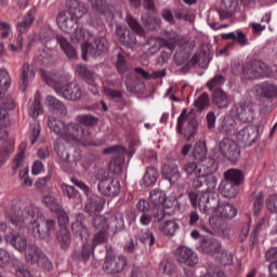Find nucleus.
I'll return each instance as SVG.
<instances>
[{"mask_svg": "<svg viewBox=\"0 0 277 277\" xmlns=\"http://www.w3.org/2000/svg\"><path fill=\"white\" fill-rule=\"evenodd\" d=\"M61 192L69 200H75V198H77V196H79V192L76 190L74 186L68 185L66 183L61 184Z\"/></svg>", "mask_w": 277, "mask_h": 277, "instance_id": "obj_57", "label": "nucleus"}, {"mask_svg": "<svg viewBox=\"0 0 277 277\" xmlns=\"http://www.w3.org/2000/svg\"><path fill=\"white\" fill-rule=\"evenodd\" d=\"M176 133L183 135L186 142H193L198 133V119L187 116V108H184L177 118Z\"/></svg>", "mask_w": 277, "mask_h": 277, "instance_id": "obj_8", "label": "nucleus"}, {"mask_svg": "<svg viewBox=\"0 0 277 277\" xmlns=\"http://www.w3.org/2000/svg\"><path fill=\"white\" fill-rule=\"evenodd\" d=\"M48 127L56 133L60 137H63L66 142L83 141L90 137V130L83 129L77 123H64V121L55 118H49Z\"/></svg>", "mask_w": 277, "mask_h": 277, "instance_id": "obj_4", "label": "nucleus"}, {"mask_svg": "<svg viewBox=\"0 0 277 277\" xmlns=\"http://www.w3.org/2000/svg\"><path fill=\"white\" fill-rule=\"evenodd\" d=\"M117 70L120 75H124V72L129 70V62H127V58L122 53L117 55Z\"/></svg>", "mask_w": 277, "mask_h": 277, "instance_id": "obj_62", "label": "nucleus"}, {"mask_svg": "<svg viewBox=\"0 0 277 277\" xmlns=\"http://www.w3.org/2000/svg\"><path fill=\"white\" fill-rule=\"evenodd\" d=\"M47 102L50 111H53L58 116H66L68 114V108L66 107L64 102L60 101L57 97L53 95H48Z\"/></svg>", "mask_w": 277, "mask_h": 277, "instance_id": "obj_30", "label": "nucleus"}, {"mask_svg": "<svg viewBox=\"0 0 277 277\" xmlns=\"http://www.w3.org/2000/svg\"><path fill=\"white\" fill-rule=\"evenodd\" d=\"M202 164H199V168L202 172L201 176H209V174H215L217 172L220 164L215 158L208 157L201 160Z\"/></svg>", "mask_w": 277, "mask_h": 277, "instance_id": "obj_35", "label": "nucleus"}, {"mask_svg": "<svg viewBox=\"0 0 277 277\" xmlns=\"http://www.w3.org/2000/svg\"><path fill=\"white\" fill-rule=\"evenodd\" d=\"M24 252H25L26 261L31 264L38 263V261H40V259L44 256V253L42 252V250H40L38 246L31 242L28 243Z\"/></svg>", "mask_w": 277, "mask_h": 277, "instance_id": "obj_34", "label": "nucleus"}, {"mask_svg": "<svg viewBox=\"0 0 277 277\" xmlns=\"http://www.w3.org/2000/svg\"><path fill=\"white\" fill-rule=\"evenodd\" d=\"M211 98L212 104L217 109H228V107H230V103H233L230 95L220 88L212 92Z\"/></svg>", "mask_w": 277, "mask_h": 277, "instance_id": "obj_23", "label": "nucleus"}, {"mask_svg": "<svg viewBox=\"0 0 277 277\" xmlns=\"http://www.w3.org/2000/svg\"><path fill=\"white\" fill-rule=\"evenodd\" d=\"M219 146L220 151L223 157H225V159L233 161V163L239 161L241 151L239 150V147L237 146V143H235V141L230 140L229 137H224L220 142Z\"/></svg>", "mask_w": 277, "mask_h": 277, "instance_id": "obj_16", "label": "nucleus"}, {"mask_svg": "<svg viewBox=\"0 0 277 277\" xmlns=\"http://www.w3.org/2000/svg\"><path fill=\"white\" fill-rule=\"evenodd\" d=\"M76 72L83 79V81H87L89 85H96L95 79L96 74H94V69L88 65H76Z\"/></svg>", "mask_w": 277, "mask_h": 277, "instance_id": "obj_32", "label": "nucleus"}, {"mask_svg": "<svg viewBox=\"0 0 277 277\" xmlns=\"http://www.w3.org/2000/svg\"><path fill=\"white\" fill-rule=\"evenodd\" d=\"M68 8V14L70 16H74V18H81L85 12H88V9L85 8V3L79 1V0H69L67 2Z\"/></svg>", "mask_w": 277, "mask_h": 277, "instance_id": "obj_33", "label": "nucleus"}, {"mask_svg": "<svg viewBox=\"0 0 277 277\" xmlns=\"http://www.w3.org/2000/svg\"><path fill=\"white\" fill-rule=\"evenodd\" d=\"M215 211H217L224 220H233V217L237 215V209L235 206L226 202L220 203V199L217 207L210 212V215L211 213H215Z\"/></svg>", "mask_w": 277, "mask_h": 277, "instance_id": "obj_31", "label": "nucleus"}, {"mask_svg": "<svg viewBox=\"0 0 277 277\" xmlns=\"http://www.w3.org/2000/svg\"><path fill=\"white\" fill-rule=\"evenodd\" d=\"M39 40L42 42L48 50H43L40 53L39 62L42 66H51L53 62V56L51 55V51L57 47V37L53 38V29L49 27L41 28L39 31Z\"/></svg>", "mask_w": 277, "mask_h": 277, "instance_id": "obj_9", "label": "nucleus"}, {"mask_svg": "<svg viewBox=\"0 0 277 277\" xmlns=\"http://www.w3.org/2000/svg\"><path fill=\"white\" fill-rule=\"evenodd\" d=\"M103 155H113V159L109 162V170L114 172V174H122L127 159V149L119 145H113L104 148Z\"/></svg>", "mask_w": 277, "mask_h": 277, "instance_id": "obj_12", "label": "nucleus"}, {"mask_svg": "<svg viewBox=\"0 0 277 277\" xmlns=\"http://www.w3.org/2000/svg\"><path fill=\"white\" fill-rule=\"evenodd\" d=\"M61 168L64 170V172H67V174H72L77 168V160H71L70 154H66V158L61 162Z\"/></svg>", "mask_w": 277, "mask_h": 277, "instance_id": "obj_55", "label": "nucleus"}, {"mask_svg": "<svg viewBox=\"0 0 277 277\" xmlns=\"http://www.w3.org/2000/svg\"><path fill=\"white\" fill-rule=\"evenodd\" d=\"M95 179L98 181L97 192L102 196H118L120 194V181L109 175L107 169L97 170Z\"/></svg>", "mask_w": 277, "mask_h": 277, "instance_id": "obj_6", "label": "nucleus"}, {"mask_svg": "<svg viewBox=\"0 0 277 277\" xmlns=\"http://www.w3.org/2000/svg\"><path fill=\"white\" fill-rule=\"evenodd\" d=\"M149 202L150 205H154V222H163V220H166V210H163V207H168L166 206V193L157 188L153 189L149 193Z\"/></svg>", "mask_w": 277, "mask_h": 277, "instance_id": "obj_14", "label": "nucleus"}, {"mask_svg": "<svg viewBox=\"0 0 277 277\" xmlns=\"http://www.w3.org/2000/svg\"><path fill=\"white\" fill-rule=\"evenodd\" d=\"M91 226H93L95 230H109V217L95 215L91 221Z\"/></svg>", "mask_w": 277, "mask_h": 277, "instance_id": "obj_48", "label": "nucleus"}, {"mask_svg": "<svg viewBox=\"0 0 277 277\" xmlns=\"http://www.w3.org/2000/svg\"><path fill=\"white\" fill-rule=\"evenodd\" d=\"M56 23L62 31L65 34H70L72 40L76 42H81V40H92L96 34H101L105 26L101 21H91L89 22V27L94 30L85 29L84 27L79 28V24H77V18L68 11H61L56 16Z\"/></svg>", "mask_w": 277, "mask_h": 277, "instance_id": "obj_2", "label": "nucleus"}, {"mask_svg": "<svg viewBox=\"0 0 277 277\" xmlns=\"http://www.w3.org/2000/svg\"><path fill=\"white\" fill-rule=\"evenodd\" d=\"M256 95L267 101H276L277 84L272 81H263L255 87Z\"/></svg>", "mask_w": 277, "mask_h": 277, "instance_id": "obj_22", "label": "nucleus"}, {"mask_svg": "<svg viewBox=\"0 0 277 277\" xmlns=\"http://www.w3.org/2000/svg\"><path fill=\"white\" fill-rule=\"evenodd\" d=\"M246 176L239 169L230 168L224 172L222 195L224 198H236Z\"/></svg>", "mask_w": 277, "mask_h": 277, "instance_id": "obj_5", "label": "nucleus"}, {"mask_svg": "<svg viewBox=\"0 0 277 277\" xmlns=\"http://www.w3.org/2000/svg\"><path fill=\"white\" fill-rule=\"evenodd\" d=\"M234 109L240 122H254L256 120V106L252 104H235Z\"/></svg>", "mask_w": 277, "mask_h": 277, "instance_id": "obj_19", "label": "nucleus"}, {"mask_svg": "<svg viewBox=\"0 0 277 277\" xmlns=\"http://www.w3.org/2000/svg\"><path fill=\"white\" fill-rule=\"evenodd\" d=\"M42 202L48 207V209H51V211H56L62 207L60 206V202L57 201L56 197L53 196L52 194L43 196Z\"/></svg>", "mask_w": 277, "mask_h": 277, "instance_id": "obj_56", "label": "nucleus"}, {"mask_svg": "<svg viewBox=\"0 0 277 277\" xmlns=\"http://www.w3.org/2000/svg\"><path fill=\"white\" fill-rule=\"evenodd\" d=\"M57 241L61 243L62 250H66L70 246V232H68L67 227H61L57 235Z\"/></svg>", "mask_w": 277, "mask_h": 277, "instance_id": "obj_51", "label": "nucleus"}, {"mask_svg": "<svg viewBox=\"0 0 277 277\" xmlns=\"http://www.w3.org/2000/svg\"><path fill=\"white\" fill-rule=\"evenodd\" d=\"M57 42L68 60H77V50L70 44V42H68L66 38L63 36H57Z\"/></svg>", "mask_w": 277, "mask_h": 277, "instance_id": "obj_38", "label": "nucleus"}, {"mask_svg": "<svg viewBox=\"0 0 277 277\" xmlns=\"http://www.w3.org/2000/svg\"><path fill=\"white\" fill-rule=\"evenodd\" d=\"M88 197L89 198L84 207L87 213H101V211H103V207H105V199L92 193L88 195Z\"/></svg>", "mask_w": 277, "mask_h": 277, "instance_id": "obj_27", "label": "nucleus"}, {"mask_svg": "<svg viewBox=\"0 0 277 277\" xmlns=\"http://www.w3.org/2000/svg\"><path fill=\"white\" fill-rule=\"evenodd\" d=\"M71 230L75 234L76 237H80L82 241H88L90 237V232L88 230V227L83 222L80 220H76L75 222L71 223Z\"/></svg>", "mask_w": 277, "mask_h": 277, "instance_id": "obj_40", "label": "nucleus"}, {"mask_svg": "<svg viewBox=\"0 0 277 277\" xmlns=\"http://www.w3.org/2000/svg\"><path fill=\"white\" fill-rule=\"evenodd\" d=\"M182 172H184L186 176H202V169H200V164L194 160L184 162L182 166Z\"/></svg>", "mask_w": 277, "mask_h": 277, "instance_id": "obj_39", "label": "nucleus"}, {"mask_svg": "<svg viewBox=\"0 0 277 277\" xmlns=\"http://www.w3.org/2000/svg\"><path fill=\"white\" fill-rule=\"evenodd\" d=\"M124 267H127V256L106 255L103 264V271L106 274H120L121 272H124Z\"/></svg>", "mask_w": 277, "mask_h": 277, "instance_id": "obj_17", "label": "nucleus"}, {"mask_svg": "<svg viewBox=\"0 0 277 277\" xmlns=\"http://www.w3.org/2000/svg\"><path fill=\"white\" fill-rule=\"evenodd\" d=\"M263 223L259 222L252 229L249 241H250V250H254L256 248V243H259V233Z\"/></svg>", "mask_w": 277, "mask_h": 277, "instance_id": "obj_58", "label": "nucleus"}, {"mask_svg": "<svg viewBox=\"0 0 277 277\" xmlns=\"http://www.w3.org/2000/svg\"><path fill=\"white\" fill-rule=\"evenodd\" d=\"M14 107H16V104L12 100L9 103L5 100L0 101V124L2 127L8 124V109H14Z\"/></svg>", "mask_w": 277, "mask_h": 277, "instance_id": "obj_47", "label": "nucleus"}, {"mask_svg": "<svg viewBox=\"0 0 277 277\" xmlns=\"http://www.w3.org/2000/svg\"><path fill=\"white\" fill-rule=\"evenodd\" d=\"M188 217H189V221H188L189 226H197L203 233L211 234V229H209L207 225L201 224L200 215L198 214V212L190 211L188 214Z\"/></svg>", "mask_w": 277, "mask_h": 277, "instance_id": "obj_52", "label": "nucleus"}, {"mask_svg": "<svg viewBox=\"0 0 277 277\" xmlns=\"http://www.w3.org/2000/svg\"><path fill=\"white\" fill-rule=\"evenodd\" d=\"M203 185L207 187L203 193L198 195L196 190H190L188 198L194 209L198 207L201 213L210 215L220 205V195L213 190L217 186V177L213 173L206 175Z\"/></svg>", "mask_w": 277, "mask_h": 277, "instance_id": "obj_3", "label": "nucleus"}, {"mask_svg": "<svg viewBox=\"0 0 277 277\" xmlns=\"http://www.w3.org/2000/svg\"><path fill=\"white\" fill-rule=\"evenodd\" d=\"M35 75L34 71L30 69L29 63H24L22 67V74H21V91L25 92L27 90V85L29 83V79H34Z\"/></svg>", "mask_w": 277, "mask_h": 277, "instance_id": "obj_44", "label": "nucleus"}, {"mask_svg": "<svg viewBox=\"0 0 277 277\" xmlns=\"http://www.w3.org/2000/svg\"><path fill=\"white\" fill-rule=\"evenodd\" d=\"M207 153H208L207 143L202 141H198L194 145V148L192 150V155L194 159H196L197 161H205V159L207 158Z\"/></svg>", "mask_w": 277, "mask_h": 277, "instance_id": "obj_46", "label": "nucleus"}, {"mask_svg": "<svg viewBox=\"0 0 277 277\" xmlns=\"http://www.w3.org/2000/svg\"><path fill=\"white\" fill-rule=\"evenodd\" d=\"M109 241V230L100 229L97 230L92 239V249L95 250L97 246H103Z\"/></svg>", "mask_w": 277, "mask_h": 277, "instance_id": "obj_49", "label": "nucleus"}, {"mask_svg": "<svg viewBox=\"0 0 277 277\" xmlns=\"http://www.w3.org/2000/svg\"><path fill=\"white\" fill-rule=\"evenodd\" d=\"M261 116H269L276 109L275 100H262L259 104Z\"/></svg>", "mask_w": 277, "mask_h": 277, "instance_id": "obj_54", "label": "nucleus"}, {"mask_svg": "<svg viewBox=\"0 0 277 277\" xmlns=\"http://www.w3.org/2000/svg\"><path fill=\"white\" fill-rule=\"evenodd\" d=\"M122 230H124V215L121 212H116L108 217V232L118 235Z\"/></svg>", "mask_w": 277, "mask_h": 277, "instance_id": "obj_28", "label": "nucleus"}, {"mask_svg": "<svg viewBox=\"0 0 277 277\" xmlns=\"http://www.w3.org/2000/svg\"><path fill=\"white\" fill-rule=\"evenodd\" d=\"M195 107L199 109V111H202V109H207L209 106V94L202 93L197 97V100L194 103Z\"/></svg>", "mask_w": 277, "mask_h": 277, "instance_id": "obj_63", "label": "nucleus"}, {"mask_svg": "<svg viewBox=\"0 0 277 277\" xmlns=\"http://www.w3.org/2000/svg\"><path fill=\"white\" fill-rule=\"evenodd\" d=\"M126 22L129 25L130 29L134 31V34H137L138 36H144V34H146V31L144 30V27H142V24H140V22L135 19L133 15L128 14L126 16Z\"/></svg>", "mask_w": 277, "mask_h": 277, "instance_id": "obj_53", "label": "nucleus"}, {"mask_svg": "<svg viewBox=\"0 0 277 277\" xmlns=\"http://www.w3.org/2000/svg\"><path fill=\"white\" fill-rule=\"evenodd\" d=\"M179 228V223H176L174 220H168L159 226L160 233L166 237H174Z\"/></svg>", "mask_w": 277, "mask_h": 277, "instance_id": "obj_41", "label": "nucleus"}, {"mask_svg": "<svg viewBox=\"0 0 277 277\" xmlns=\"http://www.w3.org/2000/svg\"><path fill=\"white\" fill-rule=\"evenodd\" d=\"M161 47L170 51H161L160 53V60L162 61L163 64H166V62H168L169 58L171 57L173 50L176 49V36L173 35L169 38L153 39L150 41L149 51L150 53H157V51H159Z\"/></svg>", "mask_w": 277, "mask_h": 277, "instance_id": "obj_13", "label": "nucleus"}, {"mask_svg": "<svg viewBox=\"0 0 277 277\" xmlns=\"http://www.w3.org/2000/svg\"><path fill=\"white\" fill-rule=\"evenodd\" d=\"M12 79L5 69H0V101H5V92L10 88Z\"/></svg>", "mask_w": 277, "mask_h": 277, "instance_id": "obj_43", "label": "nucleus"}, {"mask_svg": "<svg viewBox=\"0 0 277 277\" xmlns=\"http://www.w3.org/2000/svg\"><path fill=\"white\" fill-rule=\"evenodd\" d=\"M224 83H226V78L222 74H219L209 80L207 87L211 92H213L214 88L224 85Z\"/></svg>", "mask_w": 277, "mask_h": 277, "instance_id": "obj_60", "label": "nucleus"}, {"mask_svg": "<svg viewBox=\"0 0 277 277\" xmlns=\"http://www.w3.org/2000/svg\"><path fill=\"white\" fill-rule=\"evenodd\" d=\"M77 122L76 124H79L81 129H88L90 132V135L82 141L78 142H88L90 137H92V127H96L98 124V119L96 116L91 115V114H83L80 116H77Z\"/></svg>", "mask_w": 277, "mask_h": 277, "instance_id": "obj_25", "label": "nucleus"}, {"mask_svg": "<svg viewBox=\"0 0 277 277\" xmlns=\"http://www.w3.org/2000/svg\"><path fill=\"white\" fill-rule=\"evenodd\" d=\"M47 83L48 85H54V91L56 92L57 96L65 98V101H79L83 94L81 84L76 81L62 85L57 82L53 83L51 80L47 79Z\"/></svg>", "mask_w": 277, "mask_h": 277, "instance_id": "obj_11", "label": "nucleus"}, {"mask_svg": "<svg viewBox=\"0 0 277 277\" xmlns=\"http://www.w3.org/2000/svg\"><path fill=\"white\" fill-rule=\"evenodd\" d=\"M36 8H32L25 15L23 22L17 24V30L19 34H26V31L31 27V24L36 21Z\"/></svg>", "mask_w": 277, "mask_h": 277, "instance_id": "obj_42", "label": "nucleus"}, {"mask_svg": "<svg viewBox=\"0 0 277 277\" xmlns=\"http://www.w3.org/2000/svg\"><path fill=\"white\" fill-rule=\"evenodd\" d=\"M142 25L149 31H159L161 28V19L155 15H150L149 12H145L141 15Z\"/></svg>", "mask_w": 277, "mask_h": 277, "instance_id": "obj_29", "label": "nucleus"}, {"mask_svg": "<svg viewBox=\"0 0 277 277\" xmlns=\"http://www.w3.org/2000/svg\"><path fill=\"white\" fill-rule=\"evenodd\" d=\"M54 213H56L57 215L58 225L61 226V228H66V226H68V223L70 222L66 210H64V208H62L61 206L56 211H54Z\"/></svg>", "mask_w": 277, "mask_h": 277, "instance_id": "obj_59", "label": "nucleus"}, {"mask_svg": "<svg viewBox=\"0 0 277 277\" xmlns=\"http://www.w3.org/2000/svg\"><path fill=\"white\" fill-rule=\"evenodd\" d=\"M219 254H221L220 262L222 265H233V253L222 248Z\"/></svg>", "mask_w": 277, "mask_h": 277, "instance_id": "obj_64", "label": "nucleus"}, {"mask_svg": "<svg viewBox=\"0 0 277 277\" xmlns=\"http://www.w3.org/2000/svg\"><path fill=\"white\" fill-rule=\"evenodd\" d=\"M220 133H226V135H230L233 131H235V119L230 117V115H225L221 118V122L219 124Z\"/></svg>", "mask_w": 277, "mask_h": 277, "instance_id": "obj_45", "label": "nucleus"}, {"mask_svg": "<svg viewBox=\"0 0 277 277\" xmlns=\"http://www.w3.org/2000/svg\"><path fill=\"white\" fill-rule=\"evenodd\" d=\"M41 114H43V110L42 103H40V91H37L34 101L29 102L28 116H30V118H38Z\"/></svg>", "mask_w": 277, "mask_h": 277, "instance_id": "obj_37", "label": "nucleus"}, {"mask_svg": "<svg viewBox=\"0 0 277 277\" xmlns=\"http://www.w3.org/2000/svg\"><path fill=\"white\" fill-rule=\"evenodd\" d=\"M175 259L177 263H181V265H186V267H196V265L200 263L198 253L186 246H182L176 249Z\"/></svg>", "mask_w": 277, "mask_h": 277, "instance_id": "obj_15", "label": "nucleus"}, {"mask_svg": "<svg viewBox=\"0 0 277 277\" xmlns=\"http://www.w3.org/2000/svg\"><path fill=\"white\" fill-rule=\"evenodd\" d=\"M4 241L9 243V246H12L14 250H17V252H25L27 246H29V243H27V236L15 230L4 235Z\"/></svg>", "mask_w": 277, "mask_h": 277, "instance_id": "obj_21", "label": "nucleus"}, {"mask_svg": "<svg viewBox=\"0 0 277 277\" xmlns=\"http://www.w3.org/2000/svg\"><path fill=\"white\" fill-rule=\"evenodd\" d=\"M243 72L246 79H263V77H269V66L261 61H251L247 63L243 67L239 65L236 69L233 68L232 72L234 75H239Z\"/></svg>", "mask_w": 277, "mask_h": 277, "instance_id": "obj_7", "label": "nucleus"}, {"mask_svg": "<svg viewBox=\"0 0 277 277\" xmlns=\"http://www.w3.org/2000/svg\"><path fill=\"white\" fill-rule=\"evenodd\" d=\"M115 34L117 36V40L122 44V47H126V49H133V47L137 44L135 32L131 31L127 26L123 27L118 24L116 26Z\"/></svg>", "mask_w": 277, "mask_h": 277, "instance_id": "obj_18", "label": "nucleus"}, {"mask_svg": "<svg viewBox=\"0 0 277 277\" xmlns=\"http://www.w3.org/2000/svg\"><path fill=\"white\" fill-rule=\"evenodd\" d=\"M137 239L141 241V243L148 245L149 248H153L155 246V234L150 232L149 229H140L137 234Z\"/></svg>", "mask_w": 277, "mask_h": 277, "instance_id": "obj_50", "label": "nucleus"}, {"mask_svg": "<svg viewBox=\"0 0 277 277\" xmlns=\"http://www.w3.org/2000/svg\"><path fill=\"white\" fill-rule=\"evenodd\" d=\"M200 250L205 254H210V256H215V254H220L222 252V242L215 238L207 239L203 238L200 242Z\"/></svg>", "mask_w": 277, "mask_h": 277, "instance_id": "obj_26", "label": "nucleus"}, {"mask_svg": "<svg viewBox=\"0 0 277 277\" xmlns=\"http://www.w3.org/2000/svg\"><path fill=\"white\" fill-rule=\"evenodd\" d=\"M10 263H12V254L10 253V251L0 248V267L1 269H5V267H8V265H10Z\"/></svg>", "mask_w": 277, "mask_h": 277, "instance_id": "obj_61", "label": "nucleus"}, {"mask_svg": "<svg viewBox=\"0 0 277 277\" xmlns=\"http://www.w3.org/2000/svg\"><path fill=\"white\" fill-rule=\"evenodd\" d=\"M162 176L172 185L179 183L181 171L175 162H166L161 168Z\"/></svg>", "mask_w": 277, "mask_h": 277, "instance_id": "obj_24", "label": "nucleus"}, {"mask_svg": "<svg viewBox=\"0 0 277 277\" xmlns=\"http://www.w3.org/2000/svg\"><path fill=\"white\" fill-rule=\"evenodd\" d=\"M89 41L90 40H84L85 43L81 47L82 60L84 62H88V56L94 60L103 57L109 49V42H107V38L105 37H97L92 43Z\"/></svg>", "mask_w": 277, "mask_h": 277, "instance_id": "obj_10", "label": "nucleus"}, {"mask_svg": "<svg viewBox=\"0 0 277 277\" xmlns=\"http://www.w3.org/2000/svg\"><path fill=\"white\" fill-rule=\"evenodd\" d=\"M157 179H159V170L157 168L150 166L146 168V172L142 180L143 187H153L155 183H157Z\"/></svg>", "mask_w": 277, "mask_h": 277, "instance_id": "obj_36", "label": "nucleus"}, {"mask_svg": "<svg viewBox=\"0 0 277 277\" xmlns=\"http://www.w3.org/2000/svg\"><path fill=\"white\" fill-rule=\"evenodd\" d=\"M6 220L15 226V228H31L34 237L36 239H47L55 235L56 223L54 220H47L44 222V215L42 210L38 206L30 205L24 210H12L8 215Z\"/></svg>", "mask_w": 277, "mask_h": 277, "instance_id": "obj_1", "label": "nucleus"}, {"mask_svg": "<svg viewBox=\"0 0 277 277\" xmlns=\"http://www.w3.org/2000/svg\"><path fill=\"white\" fill-rule=\"evenodd\" d=\"M259 137V127L256 126H247L240 129L236 134V140L240 144H247L252 146Z\"/></svg>", "mask_w": 277, "mask_h": 277, "instance_id": "obj_20", "label": "nucleus"}]
</instances>
